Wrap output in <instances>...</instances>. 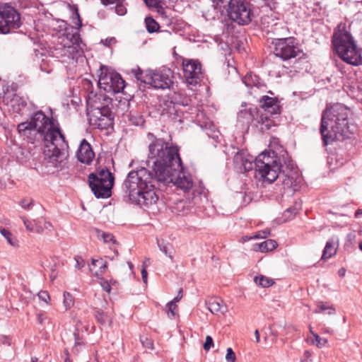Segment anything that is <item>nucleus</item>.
Segmentation results:
<instances>
[{
  "instance_id": "nucleus-1",
  "label": "nucleus",
  "mask_w": 362,
  "mask_h": 362,
  "mask_svg": "<svg viewBox=\"0 0 362 362\" xmlns=\"http://www.w3.org/2000/svg\"><path fill=\"white\" fill-rule=\"evenodd\" d=\"M17 129L30 143L44 142V155L50 163L58 161L69 148L59 124L42 110L34 112L29 121L20 123Z\"/></svg>"
},
{
  "instance_id": "nucleus-2",
  "label": "nucleus",
  "mask_w": 362,
  "mask_h": 362,
  "mask_svg": "<svg viewBox=\"0 0 362 362\" xmlns=\"http://www.w3.org/2000/svg\"><path fill=\"white\" fill-rule=\"evenodd\" d=\"M157 177L155 173L146 168L130 171L122 185L129 201L143 208L155 206L158 201L155 189L160 187L161 182Z\"/></svg>"
},
{
  "instance_id": "nucleus-3",
  "label": "nucleus",
  "mask_w": 362,
  "mask_h": 362,
  "mask_svg": "<svg viewBox=\"0 0 362 362\" xmlns=\"http://www.w3.org/2000/svg\"><path fill=\"white\" fill-rule=\"evenodd\" d=\"M255 166L257 175L264 182L272 183L280 178L285 187L292 188L296 186L297 172L287 154L277 157L274 151L263 152L256 157Z\"/></svg>"
},
{
  "instance_id": "nucleus-4",
  "label": "nucleus",
  "mask_w": 362,
  "mask_h": 362,
  "mask_svg": "<svg viewBox=\"0 0 362 362\" xmlns=\"http://www.w3.org/2000/svg\"><path fill=\"white\" fill-rule=\"evenodd\" d=\"M149 139H152L148 145V163L152 161V171L157 175L159 180H164L165 175L172 173L173 170L182 169V160L177 146L156 138L153 134H148Z\"/></svg>"
},
{
  "instance_id": "nucleus-5",
  "label": "nucleus",
  "mask_w": 362,
  "mask_h": 362,
  "mask_svg": "<svg viewBox=\"0 0 362 362\" xmlns=\"http://www.w3.org/2000/svg\"><path fill=\"white\" fill-rule=\"evenodd\" d=\"M349 114V110L341 104H335L323 111L320 132L324 146L336 140H344L353 132Z\"/></svg>"
},
{
  "instance_id": "nucleus-6",
  "label": "nucleus",
  "mask_w": 362,
  "mask_h": 362,
  "mask_svg": "<svg viewBox=\"0 0 362 362\" xmlns=\"http://www.w3.org/2000/svg\"><path fill=\"white\" fill-rule=\"evenodd\" d=\"M332 43L339 57L353 66L362 64L361 50L357 47L351 34L346 30V25L340 23L334 30Z\"/></svg>"
},
{
  "instance_id": "nucleus-7",
  "label": "nucleus",
  "mask_w": 362,
  "mask_h": 362,
  "mask_svg": "<svg viewBox=\"0 0 362 362\" xmlns=\"http://www.w3.org/2000/svg\"><path fill=\"white\" fill-rule=\"evenodd\" d=\"M81 44L82 41L78 33L73 27L66 28L65 31L57 37L53 54L57 58L67 57L74 59L83 52Z\"/></svg>"
},
{
  "instance_id": "nucleus-8",
  "label": "nucleus",
  "mask_w": 362,
  "mask_h": 362,
  "mask_svg": "<svg viewBox=\"0 0 362 362\" xmlns=\"http://www.w3.org/2000/svg\"><path fill=\"white\" fill-rule=\"evenodd\" d=\"M132 72L138 81L149 84L157 89L170 88L173 83V73L170 69L144 73L139 67H137L132 69Z\"/></svg>"
},
{
  "instance_id": "nucleus-9",
  "label": "nucleus",
  "mask_w": 362,
  "mask_h": 362,
  "mask_svg": "<svg viewBox=\"0 0 362 362\" xmlns=\"http://www.w3.org/2000/svg\"><path fill=\"white\" fill-rule=\"evenodd\" d=\"M179 95L173 93L172 95L168 96L167 98L162 100L160 103V114L163 117H166L173 122H182L184 111L182 106L186 104L180 101Z\"/></svg>"
},
{
  "instance_id": "nucleus-10",
  "label": "nucleus",
  "mask_w": 362,
  "mask_h": 362,
  "mask_svg": "<svg viewBox=\"0 0 362 362\" xmlns=\"http://www.w3.org/2000/svg\"><path fill=\"white\" fill-rule=\"evenodd\" d=\"M227 12L230 19L238 25H247L252 21L253 14L246 0H230Z\"/></svg>"
},
{
  "instance_id": "nucleus-11",
  "label": "nucleus",
  "mask_w": 362,
  "mask_h": 362,
  "mask_svg": "<svg viewBox=\"0 0 362 362\" xmlns=\"http://www.w3.org/2000/svg\"><path fill=\"white\" fill-rule=\"evenodd\" d=\"M274 54L284 61L293 58H301L304 53L293 37L278 39L274 42Z\"/></svg>"
},
{
  "instance_id": "nucleus-12",
  "label": "nucleus",
  "mask_w": 362,
  "mask_h": 362,
  "mask_svg": "<svg viewBox=\"0 0 362 362\" xmlns=\"http://www.w3.org/2000/svg\"><path fill=\"white\" fill-rule=\"evenodd\" d=\"M21 17L12 6L4 4L0 6V34L8 33L11 30L21 26Z\"/></svg>"
},
{
  "instance_id": "nucleus-13",
  "label": "nucleus",
  "mask_w": 362,
  "mask_h": 362,
  "mask_svg": "<svg viewBox=\"0 0 362 362\" xmlns=\"http://www.w3.org/2000/svg\"><path fill=\"white\" fill-rule=\"evenodd\" d=\"M112 98L104 93H95L90 92L87 98V111L94 112L98 115L99 111L102 112H112Z\"/></svg>"
},
{
  "instance_id": "nucleus-14",
  "label": "nucleus",
  "mask_w": 362,
  "mask_h": 362,
  "mask_svg": "<svg viewBox=\"0 0 362 362\" xmlns=\"http://www.w3.org/2000/svg\"><path fill=\"white\" fill-rule=\"evenodd\" d=\"M184 78L189 85H197L202 77V65L198 60L182 59Z\"/></svg>"
},
{
  "instance_id": "nucleus-15",
  "label": "nucleus",
  "mask_w": 362,
  "mask_h": 362,
  "mask_svg": "<svg viewBox=\"0 0 362 362\" xmlns=\"http://www.w3.org/2000/svg\"><path fill=\"white\" fill-rule=\"evenodd\" d=\"M182 170L183 168L182 167L181 170H178L177 171L173 170L172 173L165 175V179L160 180L161 181L160 185H167L170 183H173L184 191L189 190L193 185L192 180L191 177L186 175L185 172Z\"/></svg>"
},
{
  "instance_id": "nucleus-16",
  "label": "nucleus",
  "mask_w": 362,
  "mask_h": 362,
  "mask_svg": "<svg viewBox=\"0 0 362 362\" xmlns=\"http://www.w3.org/2000/svg\"><path fill=\"white\" fill-rule=\"evenodd\" d=\"M89 123L95 128L100 129H107L112 126L114 120L113 112H102L99 111L98 115H94V112L87 111Z\"/></svg>"
},
{
  "instance_id": "nucleus-17",
  "label": "nucleus",
  "mask_w": 362,
  "mask_h": 362,
  "mask_svg": "<svg viewBox=\"0 0 362 362\" xmlns=\"http://www.w3.org/2000/svg\"><path fill=\"white\" fill-rule=\"evenodd\" d=\"M4 102L10 111L18 114H22V111L27 105V102L24 98L16 94L10 93H6L4 97Z\"/></svg>"
},
{
  "instance_id": "nucleus-18",
  "label": "nucleus",
  "mask_w": 362,
  "mask_h": 362,
  "mask_svg": "<svg viewBox=\"0 0 362 362\" xmlns=\"http://www.w3.org/2000/svg\"><path fill=\"white\" fill-rule=\"evenodd\" d=\"M94 152L92 150V148L90 144L83 139L80 144V146L76 152V157L78 160L85 164H90L93 158H94Z\"/></svg>"
},
{
  "instance_id": "nucleus-19",
  "label": "nucleus",
  "mask_w": 362,
  "mask_h": 362,
  "mask_svg": "<svg viewBox=\"0 0 362 362\" xmlns=\"http://www.w3.org/2000/svg\"><path fill=\"white\" fill-rule=\"evenodd\" d=\"M88 182L92 192L97 198L104 199L111 196V189L113 187L111 182H108V183H105V182H101V183L98 182Z\"/></svg>"
},
{
  "instance_id": "nucleus-20",
  "label": "nucleus",
  "mask_w": 362,
  "mask_h": 362,
  "mask_svg": "<svg viewBox=\"0 0 362 362\" xmlns=\"http://www.w3.org/2000/svg\"><path fill=\"white\" fill-rule=\"evenodd\" d=\"M262 107L272 115H276L280 112V106L279 101L276 98H271L264 95L260 100Z\"/></svg>"
},
{
  "instance_id": "nucleus-21",
  "label": "nucleus",
  "mask_w": 362,
  "mask_h": 362,
  "mask_svg": "<svg viewBox=\"0 0 362 362\" xmlns=\"http://www.w3.org/2000/svg\"><path fill=\"white\" fill-rule=\"evenodd\" d=\"M114 180L113 175L107 168L102 169L96 174L91 173L88 176V182H98L99 183H101V182H105V183L111 182V184L114 185Z\"/></svg>"
},
{
  "instance_id": "nucleus-22",
  "label": "nucleus",
  "mask_w": 362,
  "mask_h": 362,
  "mask_svg": "<svg viewBox=\"0 0 362 362\" xmlns=\"http://www.w3.org/2000/svg\"><path fill=\"white\" fill-rule=\"evenodd\" d=\"M209 310L213 314H224L227 311L226 305L221 299L212 298L206 303Z\"/></svg>"
},
{
  "instance_id": "nucleus-23",
  "label": "nucleus",
  "mask_w": 362,
  "mask_h": 362,
  "mask_svg": "<svg viewBox=\"0 0 362 362\" xmlns=\"http://www.w3.org/2000/svg\"><path fill=\"white\" fill-rule=\"evenodd\" d=\"M337 242V239L334 237H332L328 240L323 250L322 255V259H329L336 254L338 245Z\"/></svg>"
},
{
  "instance_id": "nucleus-24",
  "label": "nucleus",
  "mask_w": 362,
  "mask_h": 362,
  "mask_svg": "<svg viewBox=\"0 0 362 362\" xmlns=\"http://www.w3.org/2000/svg\"><path fill=\"white\" fill-rule=\"evenodd\" d=\"M124 81L122 78L121 76L113 72L112 81L109 86L107 92L119 93L124 88Z\"/></svg>"
},
{
  "instance_id": "nucleus-25",
  "label": "nucleus",
  "mask_w": 362,
  "mask_h": 362,
  "mask_svg": "<svg viewBox=\"0 0 362 362\" xmlns=\"http://www.w3.org/2000/svg\"><path fill=\"white\" fill-rule=\"evenodd\" d=\"M277 247V243L274 240L267 239L259 244L255 245L254 250L266 252L272 251Z\"/></svg>"
},
{
  "instance_id": "nucleus-26",
  "label": "nucleus",
  "mask_w": 362,
  "mask_h": 362,
  "mask_svg": "<svg viewBox=\"0 0 362 362\" xmlns=\"http://www.w3.org/2000/svg\"><path fill=\"white\" fill-rule=\"evenodd\" d=\"M113 72H102L99 76L98 84L100 88L104 89L106 92H107L109 86L112 81Z\"/></svg>"
},
{
  "instance_id": "nucleus-27",
  "label": "nucleus",
  "mask_w": 362,
  "mask_h": 362,
  "mask_svg": "<svg viewBox=\"0 0 362 362\" xmlns=\"http://www.w3.org/2000/svg\"><path fill=\"white\" fill-rule=\"evenodd\" d=\"M234 161L237 164H240L245 171H249L253 168L252 160L244 158L241 154H236L234 157Z\"/></svg>"
},
{
  "instance_id": "nucleus-28",
  "label": "nucleus",
  "mask_w": 362,
  "mask_h": 362,
  "mask_svg": "<svg viewBox=\"0 0 362 362\" xmlns=\"http://www.w3.org/2000/svg\"><path fill=\"white\" fill-rule=\"evenodd\" d=\"M257 122L262 132L269 130L274 123L272 119L264 115H261Z\"/></svg>"
},
{
  "instance_id": "nucleus-29",
  "label": "nucleus",
  "mask_w": 362,
  "mask_h": 362,
  "mask_svg": "<svg viewBox=\"0 0 362 362\" xmlns=\"http://www.w3.org/2000/svg\"><path fill=\"white\" fill-rule=\"evenodd\" d=\"M157 244L160 250L170 259L173 258V246L163 240H157Z\"/></svg>"
},
{
  "instance_id": "nucleus-30",
  "label": "nucleus",
  "mask_w": 362,
  "mask_h": 362,
  "mask_svg": "<svg viewBox=\"0 0 362 362\" xmlns=\"http://www.w3.org/2000/svg\"><path fill=\"white\" fill-rule=\"evenodd\" d=\"M91 266L95 267H98V271H96L94 273L95 276H98L99 275L102 274V273H103L105 269L107 268V262L103 260L102 258H100L98 259H93Z\"/></svg>"
},
{
  "instance_id": "nucleus-31",
  "label": "nucleus",
  "mask_w": 362,
  "mask_h": 362,
  "mask_svg": "<svg viewBox=\"0 0 362 362\" xmlns=\"http://www.w3.org/2000/svg\"><path fill=\"white\" fill-rule=\"evenodd\" d=\"M0 233L4 237L9 245L13 247L18 246V240L8 230L1 228Z\"/></svg>"
},
{
  "instance_id": "nucleus-32",
  "label": "nucleus",
  "mask_w": 362,
  "mask_h": 362,
  "mask_svg": "<svg viewBox=\"0 0 362 362\" xmlns=\"http://www.w3.org/2000/svg\"><path fill=\"white\" fill-rule=\"evenodd\" d=\"M129 120L135 126H142L145 120L142 115L139 113L130 112L127 115Z\"/></svg>"
},
{
  "instance_id": "nucleus-33",
  "label": "nucleus",
  "mask_w": 362,
  "mask_h": 362,
  "mask_svg": "<svg viewBox=\"0 0 362 362\" xmlns=\"http://www.w3.org/2000/svg\"><path fill=\"white\" fill-rule=\"evenodd\" d=\"M255 282L264 288L269 287L274 284V281L272 279L262 275L256 276L255 278Z\"/></svg>"
},
{
  "instance_id": "nucleus-34",
  "label": "nucleus",
  "mask_w": 362,
  "mask_h": 362,
  "mask_svg": "<svg viewBox=\"0 0 362 362\" xmlns=\"http://www.w3.org/2000/svg\"><path fill=\"white\" fill-rule=\"evenodd\" d=\"M145 23L146 30L150 33H155L159 29L158 23L151 17H146Z\"/></svg>"
},
{
  "instance_id": "nucleus-35",
  "label": "nucleus",
  "mask_w": 362,
  "mask_h": 362,
  "mask_svg": "<svg viewBox=\"0 0 362 362\" xmlns=\"http://www.w3.org/2000/svg\"><path fill=\"white\" fill-rule=\"evenodd\" d=\"M238 119H241L243 122L250 123L254 119V115L252 112V111L248 110H243L240 111L238 114Z\"/></svg>"
},
{
  "instance_id": "nucleus-36",
  "label": "nucleus",
  "mask_w": 362,
  "mask_h": 362,
  "mask_svg": "<svg viewBox=\"0 0 362 362\" xmlns=\"http://www.w3.org/2000/svg\"><path fill=\"white\" fill-rule=\"evenodd\" d=\"M167 307H168L167 315H168V317L169 318L175 317L177 314L176 310L177 308V306L176 303H175V301H170L167 304Z\"/></svg>"
},
{
  "instance_id": "nucleus-37",
  "label": "nucleus",
  "mask_w": 362,
  "mask_h": 362,
  "mask_svg": "<svg viewBox=\"0 0 362 362\" xmlns=\"http://www.w3.org/2000/svg\"><path fill=\"white\" fill-rule=\"evenodd\" d=\"M64 305L66 308V309L71 308L74 303V298L69 292H64Z\"/></svg>"
},
{
  "instance_id": "nucleus-38",
  "label": "nucleus",
  "mask_w": 362,
  "mask_h": 362,
  "mask_svg": "<svg viewBox=\"0 0 362 362\" xmlns=\"http://www.w3.org/2000/svg\"><path fill=\"white\" fill-rule=\"evenodd\" d=\"M312 335L315 339V341L313 343L315 344L317 347L322 348L327 343V340L326 339L320 337L317 334L312 332Z\"/></svg>"
},
{
  "instance_id": "nucleus-39",
  "label": "nucleus",
  "mask_w": 362,
  "mask_h": 362,
  "mask_svg": "<svg viewBox=\"0 0 362 362\" xmlns=\"http://www.w3.org/2000/svg\"><path fill=\"white\" fill-rule=\"evenodd\" d=\"M327 310H331L334 311V308L332 305H329L323 302H320L317 305V308L314 310L315 313H320Z\"/></svg>"
},
{
  "instance_id": "nucleus-40",
  "label": "nucleus",
  "mask_w": 362,
  "mask_h": 362,
  "mask_svg": "<svg viewBox=\"0 0 362 362\" xmlns=\"http://www.w3.org/2000/svg\"><path fill=\"white\" fill-rule=\"evenodd\" d=\"M140 341L144 347L148 349H153V343L151 339H148L146 336H141L140 337Z\"/></svg>"
},
{
  "instance_id": "nucleus-41",
  "label": "nucleus",
  "mask_w": 362,
  "mask_h": 362,
  "mask_svg": "<svg viewBox=\"0 0 362 362\" xmlns=\"http://www.w3.org/2000/svg\"><path fill=\"white\" fill-rule=\"evenodd\" d=\"M214 340L211 336H206L205 342L203 345V348L205 351H209L212 347H214Z\"/></svg>"
},
{
  "instance_id": "nucleus-42",
  "label": "nucleus",
  "mask_w": 362,
  "mask_h": 362,
  "mask_svg": "<svg viewBox=\"0 0 362 362\" xmlns=\"http://www.w3.org/2000/svg\"><path fill=\"white\" fill-rule=\"evenodd\" d=\"M95 317L101 324H105L107 320V315L100 310L96 311Z\"/></svg>"
},
{
  "instance_id": "nucleus-43",
  "label": "nucleus",
  "mask_w": 362,
  "mask_h": 362,
  "mask_svg": "<svg viewBox=\"0 0 362 362\" xmlns=\"http://www.w3.org/2000/svg\"><path fill=\"white\" fill-rule=\"evenodd\" d=\"M226 360L227 362H235L236 356L231 348L227 349V353L226 355Z\"/></svg>"
},
{
  "instance_id": "nucleus-44",
  "label": "nucleus",
  "mask_w": 362,
  "mask_h": 362,
  "mask_svg": "<svg viewBox=\"0 0 362 362\" xmlns=\"http://www.w3.org/2000/svg\"><path fill=\"white\" fill-rule=\"evenodd\" d=\"M74 259L76 261V265L75 267L78 269H81L84 267L86 262L84 259L81 256H76L74 257Z\"/></svg>"
},
{
  "instance_id": "nucleus-45",
  "label": "nucleus",
  "mask_w": 362,
  "mask_h": 362,
  "mask_svg": "<svg viewBox=\"0 0 362 362\" xmlns=\"http://www.w3.org/2000/svg\"><path fill=\"white\" fill-rule=\"evenodd\" d=\"M243 82L246 85V86H251L252 84L255 83V81L253 79L251 74L246 75L243 79Z\"/></svg>"
},
{
  "instance_id": "nucleus-46",
  "label": "nucleus",
  "mask_w": 362,
  "mask_h": 362,
  "mask_svg": "<svg viewBox=\"0 0 362 362\" xmlns=\"http://www.w3.org/2000/svg\"><path fill=\"white\" fill-rule=\"evenodd\" d=\"M269 233H270V232L269 230H264L262 231H259L254 235V238L255 239L266 238L267 237H268L269 235Z\"/></svg>"
},
{
  "instance_id": "nucleus-47",
  "label": "nucleus",
  "mask_w": 362,
  "mask_h": 362,
  "mask_svg": "<svg viewBox=\"0 0 362 362\" xmlns=\"http://www.w3.org/2000/svg\"><path fill=\"white\" fill-rule=\"evenodd\" d=\"M115 12L119 16H123L127 13V9L124 5L117 4L115 6Z\"/></svg>"
},
{
  "instance_id": "nucleus-48",
  "label": "nucleus",
  "mask_w": 362,
  "mask_h": 362,
  "mask_svg": "<svg viewBox=\"0 0 362 362\" xmlns=\"http://www.w3.org/2000/svg\"><path fill=\"white\" fill-rule=\"evenodd\" d=\"M33 204L32 199H24L21 202V206L27 210L30 209Z\"/></svg>"
},
{
  "instance_id": "nucleus-49",
  "label": "nucleus",
  "mask_w": 362,
  "mask_h": 362,
  "mask_svg": "<svg viewBox=\"0 0 362 362\" xmlns=\"http://www.w3.org/2000/svg\"><path fill=\"white\" fill-rule=\"evenodd\" d=\"M38 297L42 300L47 303V300L49 299V293L45 291H41L38 293Z\"/></svg>"
},
{
  "instance_id": "nucleus-50",
  "label": "nucleus",
  "mask_w": 362,
  "mask_h": 362,
  "mask_svg": "<svg viewBox=\"0 0 362 362\" xmlns=\"http://www.w3.org/2000/svg\"><path fill=\"white\" fill-rule=\"evenodd\" d=\"M103 239L105 243L115 242L114 236L110 233H103Z\"/></svg>"
},
{
  "instance_id": "nucleus-51",
  "label": "nucleus",
  "mask_w": 362,
  "mask_h": 362,
  "mask_svg": "<svg viewBox=\"0 0 362 362\" xmlns=\"http://www.w3.org/2000/svg\"><path fill=\"white\" fill-rule=\"evenodd\" d=\"M100 285L104 291L110 293L111 291V286L107 281L103 280L101 281Z\"/></svg>"
},
{
  "instance_id": "nucleus-52",
  "label": "nucleus",
  "mask_w": 362,
  "mask_h": 362,
  "mask_svg": "<svg viewBox=\"0 0 362 362\" xmlns=\"http://www.w3.org/2000/svg\"><path fill=\"white\" fill-rule=\"evenodd\" d=\"M141 276H142L143 281L145 284H146L148 274H147L146 266V265H143V267H142V269H141Z\"/></svg>"
},
{
  "instance_id": "nucleus-53",
  "label": "nucleus",
  "mask_w": 362,
  "mask_h": 362,
  "mask_svg": "<svg viewBox=\"0 0 362 362\" xmlns=\"http://www.w3.org/2000/svg\"><path fill=\"white\" fill-rule=\"evenodd\" d=\"M23 223L28 230L33 231V226L30 222L28 221L25 218H23Z\"/></svg>"
},
{
  "instance_id": "nucleus-54",
  "label": "nucleus",
  "mask_w": 362,
  "mask_h": 362,
  "mask_svg": "<svg viewBox=\"0 0 362 362\" xmlns=\"http://www.w3.org/2000/svg\"><path fill=\"white\" fill-rule=\"evenodd\" d=\"M182 290L180 289L177 296L171 301H175V303H176L177 302L180 301V300L182 298Z\"/></svg>"
},
{
  "instance_id": "nucleus-55",
  "label": "nucleus",
  "mask_w": 362,
  "mask_h": 362,
  "mask_svg": "<svg viewBox=\"0 0 362 362\" xmlns=\"http://www.w3.org/2000/svg\"><path fill=\"white\" fill-rule=\"evenodd\" d=\"M145 2L148 6H155L157 4L156 0H145Z\"/></svg>"
},
{
  "instance_id": "nucleus-56",
  "label": "nucleus",
  "mask_w": 362,
  "mask_h": 362,
  "mask_svg": "<svg viewBox=\"0 0 362 362\" xmlns=\"http://www.w3.org/2000/svg\"><path fill=\"white\" fill-rule=\"evenodd\" d=\"M116 1L117 0H101L102 3L104 5H108V4H114L115 2H116Z\"/></svg>"
},
{
  "instance_id": "nucleus-57",
  "label": "nucleus",
  "mask_w": 362,
  "mask_h": 362,
  "mask_svg": "<svg viewBox=\"0 0 362 362\" xmlns=\"http://www.w3.org/2000/svg\"><path fill=\"white\" fill-rule=\"evenodd\" d=\"M255 336L256 342L259 343L260 339H259V333L257 329H256L255 331Z\"/></svg>"
},
{
  "instance_id": "nucleus-58",
  "label": "nucleus",
  "mask_w": 362,
  "mask_h": 362,
  "mask_svg": "<svg viewBox=\"0 0 362 362\" xmlns=\"http://www.w3.org/2000/svg\"><path fill=\"white\" fill-rule=\"evenodd\" d=\"M242 239H243V242H246V241H248V240H252V239H255V238H254V236H252H252H247V235H246V236H243V237L242 238Z\"/></svg>"
},
{
  "instance_id": "nucleus-59",
  "label": "nucleus",
  "mask_w": 362,
  "mask_h": 362,
  "mask_svg": "<svg viewBox=\"0 0 362 362\" xmlns=\"http://www.w3.org/2000/svg\"><path fill=\"white\" fill-rule=\"evenodd\" d=\"M360 216H362V209H358L356 212H355V217L356 218H358Z\"/></svg>"
},
{
  "instance_id": "nucleus-60",
  "label": "nucleus",
  "mask_w": 362,
  "mask_h": 362,
  "mask_svg": "<svg viewBox=\"0 0 362 362\" xmlns=\"http://www.w3.org/2000/svg\"><path fill=\"white\" fill-rule=\"evenodd\" d=\"M74 336H75L76 345H81V343L78 337V335L76 334H74Z\"/></svg>"
},
{
  "instance_id": "nucleus-61",
  "label": "nucleus",
  "mask_w": 362,
  "mask_h": 362,
  "mask_svg": "<svg viewBox=\"0 0 362 362\" xmlns=\"http://www.w3.org/2000/svg\"><path fill=\"white\" fill-rule=\"evenodd\" d=\"M3 344L10 346L11 345L10 339L8 338H5L4 340L3 341Z\"/></svg>"
},
{
  "instance_id": "nucleus-62",
  "label": "nucleus",
  "mask_w": 362,
  "mask_h": 362,
  "mask_svg": "<svg viewBox=\"0 0 362 362\" xmlns=\"http://www.w3.org/2000/svg\"><path fill=\"white\" fill-rule=\"evenodd\" d=\"M304 356L306 358V359H309V358L311 356V354L308 351H305L304 352Z\"/></svg>"
},
{
  "instance_id": "nucleus-63",
  "label": "nucleus",
  "mask_w": 362,
  "mask_h": 362,
  "mask_svg": "<svg viewBox=\"0 0 362 362\" xmlns=\"http://www.w3.org/2000/svg\"><path fill=\"white\" fill-rule=\"evenodd\" d=\"M38 358L35 356L31 358V362H37Z\"/></svg>"
},
{
  "instance_id": "nucleus-64",
  "label": "nucleus",
  "mask_w": 362,
  "mask_h": 362,
  "mask_svg": "<svg viewBox=\"0 0 362 362\" xmlns=\"http://www.w3.org/2000/svg\"><path fill=\"white\" fill-rule=\"evenodd\" d=\"M48 226H51V224H50V223H49V222H46V223H45V227L46 228H48Z\"/></svg>"
}]
</instances>
